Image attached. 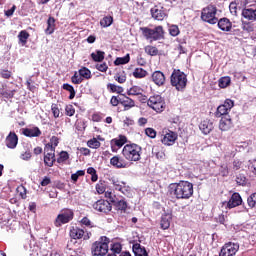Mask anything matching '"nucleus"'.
<instances>
[{
    "label": "nucleus",
    "mask_w": 256,
    "mask_h": 256,
    "mask_svg": "<svg viewBox=\"0 0 256 256\" xmlns=\"http://www.w3.org/2000/svg\"><path fill=\"white\" fill-rule=\"evenodd\" d=\"M241 15L246 19V21L242 20L243 31H246V33H253L255 31V24H253V21H256V5L244 8Z\"/></svg>",
    "instance_id": "obj_3"
},
{
    "label": "nucleus",
    "mask_w": 256,
    "mask_h": 256,
    "mask_svg": "<svg viewBox=\"0 0 256 256\" xmlns=\"http://www.w3.org/2000/svg\"><path fill=\"white\" fill-rule=\"evenodd\" d=\"M58 145H59V137L52 136L50 138V142L45 145L44 149L51 150V147H52V149H54V151H55V149H57Z\"/></svg>",
    "instance_id": "obj_34"
},
{
    "label": "nucleus",
    "mask_w": 256,
    "mask_h": 256,
    "mask_svg": "<svg viewBox=\"0 0 256 256\" xmlns=\"http://www.w3.org/2000/svg\"><path fill=\"white\" fill-rule=\"evenodd\" d=\"M243 167V161L239 160V159H235L232 162V169L233 171H239V169H241Z\"/></svg>",
    "instance_id": "obj_57"
},
{
    "label": "nucleus",
    "mask_w": 256,
    "mask_h": 256,
    "mask_svg": "<svg viewBox=\"0 0 256 256\" xmlns=\"http://www.w3.org/2000/svg\"><path fill=\"white\" fill-rule=\"evenodd\" d=\"M100 25L103 28L111 27L113 25V16H105L100 20Z\"/></svg>",
    "instance_id": "obj_40"
},
{
    "label": "nucleus",
    "mask_w": 256,
    "mask_h": 256,
    "mask_svg": "<svg viewBox=\"0 0 256 256\" xmlns=\"http://www.w3.org/2000/svg\"><path fill=\"white\" fill-rule=\"evenodd\" d=\"M201 19L205 23H209V25H217V6L213 4H209L208 6L204 7L201 11Z\"/></svg>",
    "instance_id": "obj_7"
},
{
    "label": "nucleus",
    "mask_w": 256,
    "mask_h": 256,
    "mask_svg": "<svg viewBox=\"0 0 256 256\" xmlns=\"http://www.w3.org/2000/svg\"><path fill=\"white\" fill-rule=\"evenodd\" d=\"M145 133L147 137H150V139H155L157 137V131L153 128H146Z\"/></svg>",
    "instance_id": "obj_60"
},
{
    "label": "nucleus",
    "mask_w": 256,
    "mask_h": 256,
    "mask_svg": "<svg viewBox=\"0 0 256 256\" xmlns=\"http://www.w3.org/2000/svg\"><path fill=\"white\" fill-rule=\"evenodd\" d=\"M229 85H231V77L229 76L221 77L218 80V86L220 87V89H227Z\"/></svg>",
    "instance_id": "obj_35"
},
{
    "label": "nucleus",
    "mask_w": 256,
    "mask_h": 256,
    "mask_svg": "<svg viewBox=\"0 0 256 256\" xmlns=\"http://www.w3.org/2000/svg\"><path fill=\"white\" fill-rule=\"evenodd\" d=\"M151 81L157 87H165V83H167V77H165V74L161 72V70H156L151 74Z\"/></svg>",
    "instance_id": "obj_18"
},
{
    "label": "nucleus",
    "mask_w": 256,
    "mask_h": 256,
    "mask_svg": "<svg viewBox=\"0 0 256 256\" xmlns=\"http://www.w3.org/2000/svg\"><path fill=\"white\" fill-rule=\"evenodd\" d=\"M73 217H75V213L71 209H64L60 214L56 217L54 221L55 227H61V225H65L70 221H73Z\"/></svg>",
    "instance_id": "obj_9"
},
{
    "label": "nucleus",
    "mask_w": 256,
    "mask_h": 256,
    "mask_svg": "<svg viewBox=\"0 0 256 256\" xmlns=\"http://www.w3.org/2000/svg\"><path fill=\"white\" fill-rule=\"evenodd\" d=\"M199 129L204 135H209L213 131V122L209 119L203 120L199 125Z\"/></svg>",
    "instance_id": "obj_27"
},
{
    "label": "nucleus",
    "mask_w": 256,
    "mask_h": 256,
    "mask_svg": "<svg viewBox=\"0 0 256 256\" xmlns=\"http://www.w3.org/2000/svg\"><path fill=\"white\" fill-rule=\"evenodd\" d=\"M0 95L4 97V99H13V97H15V90L2 89Z\"/></svg>",
    "instance_id": "obj_45"
},
{
    "label": "nucleus",
    "mask_w": 256,
    "mask_h": 256,
    "mask_svg": "<svg viewBox=\"0 0 256 256\" xmlns=\"http://www.w3.org/2000/svg\"><path fill=\"white\" fill-rule=\"evenodd\" d=\"M96 69L101 71V73H106L107 69H109V66H107V63L103 62L102 64H97Z\"/></svg>",
    "instance_id": "obj_63"
},
{
    "label": "nucleus",
    "mask_w": 256,
    "mask_h": 256,
    "mask_svg": "<svg viewBox=\"0 0 256 256\" xmlns=\"http://www.w3.org/2000/svg\"><path fill=\"white\" fill-rule=\"evenodd\" d=\"M237 251H239V244L228 242L222 246L219 256H235Z\"/></svg>",
    "instance_id": "obj_13"
},
{
    "label": "nucleus",
    "mask_w": 256,
    "mask_h": 256,
    "mask_svg": "<svg viewBox=\"0 0 256 256\" xmlns=\"http://www.w3.org/2000/svg\"><path fill=\"white\" fill-rule=\"evenodd\" d=\"M44 151V165L46 167H53V165H55V162L57 161L55 159V151L53 147H50V150L44 148Z\"/></svg>",
    "instance_id": "obj_19"
},
{
    "label": "nucleus",
    "mask_w": 256,
    "mask_h": 256,
    "mask_svg": "<svg viewBox=\"0 0 256 256\" xmlns=\"http://www.w3.org/2000/svg\"><path fill=\"white\" fill-rule=\"evenodd\" d=\"M236 183L237 185H242V187H245L247 185V177L243 174H238L236 176Z\"/></svg>",
    "instance_id": "obj_52"
},
{
    "label": "nucleus",
    "mask_w": 256,
    "mask_h": 256,
    "mask_svg": "<svg viewBox=\"0 0 256 256\" xmlns=\"http://www.w3.org/2000/svg\"><path fill=\"white\" fill-rule=\"evenodd\" d=\"M110 143L112 151H115L114 147L121 148L123 145H125V143H127V136L119 135L118 138L112 139Z\"/></svg>",
    "instance_id": "obj_28"
},
{
    "label": "nucleus",
    "mask_w": 256,
    "mask_h": 256,
    "mask_svg": "<svg viewBox=\"0 0 256 256\" xmlns=\"http://www.w3.org/2000/svg\"><path fill=\"white\" fill-rule=\"evenodd\" d=\"M120 105H123L124 111H129V109L135 107V100L123 94L121 95Z\"/></svg>",
    "instance_id": "obj_26"
},
{
    "label": "nucleus",
    "mask_w": 256,
    "mask_h": 256,
    "mask_svg": "<svg viewBox=\"0 0 256 256\" xmlns=\"http://www.w3.org/2000/svg\"><path fill=\"white\" fill-rule=\"evenodd\" d=\"M140 31H142L143 37L148 41H160V39L165 37V30H163V26H156L153 29L149 27H142L140 28Z\"/></svg>",
    "instance_id": "obj_6"
},
{
    "label": "nucleus",
    "mask_w": 256,
    "mask_h": 256,
    "mask_svg": "<svg viewBox=\"0 0 256 256\" xmlns=\"http://www.w3.org/2000/svg\"><path fill=\"white\" fill-rule=\"evenodd\" d=\"M169 33H170L171 37H177L179 35V33H181V30H179V26L171 25L169 27Z\"/></svg>",
    "instance_id": "obj_53"
},
{
    "label": "nucleus",
    "mask_w": 256,
    "mask_h": 256,
    "mask_svg": "<svg viewBox=\"0 0 256 256\" xmlns=\"http://www.w3.org/2000/svg\"><path fill=\"white\" fill-rule=\"evenodd\" d=\"M79 76L82 79H91V70H89V68H87V67H82L79 70Z\"/></svg>",
    "instance_id": "obj_44"
},
{
    "label": "nucleus",
    "mask_w": 256,
    "mask_h": 256,
    "mask_svg": "<svg viewBox=\"0 0 256 256\" xmlns=\"http://www.w3.org/2000/svg\"><path fill=\"white\" fill-rule=\"evenodd\" d=\"M16 191H17L19 197H21L22 199H27V188H25L23 186V184L19 185L16 188Z\"/></svg>",
    "instance_id": "obj_48"
},
{
    "label": "nucleus",
    "mask_w": 256,
    "mask_h": 256,
    "mask_svg": "<svg viewBox=\"0 0 256 256\" xmlns=\"http://www.w3.org/2000/svg\"><path fill=\"white\" fill-rule=\"evenodd\" d=\"M82 81H83V78L80 76V74H77V72H75L74 75L71 77V82L74 85H81Z\"/></svg>",
    "instance_id": "obj_55"
},
{
    "label": "nucleus",
    "mask_w": 256,
    "mask_h": 256,
    "mask_svg": "<svg viewBox=\"0 0 256 256\" xmlns=\"http://www.w3.org/2000/svg\"><path fill=\"white\" fill-rule=\"evenodd\" d=\"M177 139H179L177 132L166 130L163 131L161 143L166 147H171V145H175V141H177Z\"/></svg>",
    "instance_id": "obj_14"
},
{
    "label": "nucleus",
    "mask_w": 256,
    "mask_h": 256,
    "mask_svg": "<svg viewBox=\"0 0 256 256\" xmlns=\"http://www.w3.org/2000/svg\"><path fill=\"white\" fill-rule=\"evenodd\" d=\"M150 13L152 19H155V21H164V19H167V10L161 5L151 8Z\"/></svg>",
    "instance_id": "obj_16"
},
{
    "label": "nucleus",
    "mask_w": 256,
    "mask_h": 256,
    "mask_svg": "<svg viewBox=\"0 0 256 256\" xmlns=\"http://www.w3.org/2000/svg\"><path fill=\"white\" fill-rule=\"evenodd\" d=\"M87 146L90 147V149H99V147H101V142H99L97 138H92L88 140Z\"/></svg>",
    "instance_id": "obj_46"
},
{
    "label": "nucleus",
    "mask_w": 256,
    "mask_h": 256,
    "mask_svg": "<svg viewBox=\"0 0 256 256\" xmlns=\"http://www.w3.org/2000/svg\"><path fill=\"white\" fill-rule=\"evenodd\" d=\"M243 198H241V194L235 192L230 197L229 201L227 202V208L228 209H235V207H239V205H242Z\"/></svg>",
    "instance_id": "obj_21"
},
{
    "label": "nucleus",
    "mask_w": 256,
    "mask_h": 256,
    "mask_svg": "<svg viewBox=\"0 0 256 256\" xmlns=\"http://www.w3.org/2000/svg\"><path fill=\"white\" fill-rule=\"evenodd\" d=\"M248 169L251 171V173H253V175H256V161L250 162Z\"/></svg>",
    "instance_id": "obj_64"
},
{
    "label": "nucleus",
    "mask_w": 256,
    "mask_h": 256,
    "mask_svg": "<svg viewBox=\"0 0 256 256\" xmlns=\"http://www.w3.org/2000/svg\"><path fill=\"white\" fill-rule=\"evenodd\" d=\"M233 127V120L231 116H223L219 123V129L221 131H229Z\"/></svg>",
    "instance_id": "obj_25"
},
{
    "label": "nucleus",
    "mask_w": 256,
    "mask_h": 256,
    "mask_svg": "<svg viewBox=\"0 0 256 256\" xmlns=\"http://www.w3.org/2000/svg\"><path fill=\"white\" fill-rule=\"evenodd\" d=\"M112 185L115 191H119L122 195H130L131 187L127 185V182L121 181L117 178H112Z\"/></svg>",
    "instance_id": "obj_15"
},
{
    "label": "nucleus",
    "mask_w": 256,
    "mask_h": 256,
    "mask_svg": "<svg viewBox=\"0 0 256 256\" xmlns=\"http://www.w3.org/2000/svg\"><path fill=\"white\" fill-rule=\"evenodd\" d=\"M22 133L25 137H41V130L39 127L24 128Z\"/></svg>",
    "instance_id": "obj_29"
},
{
    "label": "nucleus",
    "mask_w": 256,
    "mask_h": 256,
    "mask_svg": "<svg viewBox=\"0 0 256 256\" xmlns=\"http://www.w3.org/2000/svg\"><path fill=\"white\" fill-rule=\"evenodd\" d=\"M91 235L93 234L90 231L79 228V226H72L70 229L71 239H83V241H89L91 239Z\"/></svg>",
    "instance_id": "obj_10"
},
{
    "label": "nucleus",
    "mask_w": 256,
    "mask_h": 256,
    "mask_svg": "<svg viewBox=\"0 0 256 256\" xmlns=\"http://www.w3.org/2000/svg\"><path fill=\"white\" fill-rule=\"evenodd\" d=\"M30 37H31V34H29V32H27V30L20 31L18 34L19 45H21L22 47H25V45H27V41Z\"/></svg>",
    "instance_id": "obj_31"
},
{
    "label": "nucleus",
    "mask_w": 256,
    "mask_h": 256,
    "mask_svg": "<svg viewBox=\"0 0 256 256\" xmlns=\"http://www.w3.org/2000/svg\"><path fill=\"white\" fill-rule=\"evenodd\" d=\"M147 75V70L143 68H135L133 71V77H135V79H144Z\"/></svg>",
    "instance_id": "obj_37"
},
{
    "label": "nucleus",
    "mask_w": 256,
    "mask_h": 256,
    "mask_svg": "<svg viewBox=\"0 0 256 256\" xmlns=\"http://www.w3.org/2000/svg\"><path fill=\"white\" fill-rule=\"evenodd\" d=\"M121 153L126 161H129L130 163H137V161H141L143 148L139 146V144L130 143L123 147Z\"/></svg>",
    "instance_id": "obj_2"
},
{
    "label": "nucleus",
    "mask_w": 256,
    "mask_h": 256,
    "mask_svg": "<svg viewBox=\"0 0 256 256\" xmlns=\"http://www.w3.org/2000/svg\"><path fill=\"white\" fill-rule=\"evenodd\" d=\"M131 61V56L129 54H126L124 57H117L114 61V65H127Z\"/></svg>",
    "instance_id": "obj_38"
},
{
    "label": "nucleus",
    "mask_w": 256,
    "mask_h": 256,
    "mask_svg": "<svg viewBox=\"0 0 256 256\" xmlns=\"http://www.w3.org/2000/svg\"><path fill=\"white\" fill-rule=\"evenodd\" d=\"M105 197L106 199H109L111 203H113L116 211H127V201L117 200V196L113 191L107 190V192H105Z\"/></svg>",
    "instance_id": "obj_11"
},
{
    "label": "nucleus",
    "mask_w": 256,
    "mask_h": 256,
    "mask_svg": "<svg viewBox=\"0 0 256 256\" xmlns=\"http://www.w3.org/2000/svg\"><path fill=\"white\" fill-rule=\"evenodd\" d=\"M114 79L118 83L123 84V83H125V81H127V76L123 73L122 74L117 73V74H115Z\"/></svg>",
    "instance_id": "obj_59"
},
{
    "label": "nucleus",
    "mask_w": 256,
    "mask_h": 256,
    "mask_svg": "<svg viewBox=\"0 0 256 256\" xmlns=\"http://www.w3.org/2000/svg\"><path fill=\"white\" fill-rule=\"evenodd\" d=\"M106 189L107 188L105 187V182L100 181L99 183L96 184V191L98 195H103V193H107Z\"/></svg>",
    "instance_id": "obj_50"
},
{
    "label": "nucleus",
    "mask_w": 256,
    "mask_h": 256,
    "mask_svg": "<svg viewBox=\"0 0 256 256\" xmlns=\"http://www.w3.org/2000/svg\"><path fill=\"white\" fill-rule=\"evenodd\" d=\"M122 249H123V247L121 246L120 243H114V244L112 245V247H111V252L114 253V254H116V255H119V254L122 253V252H121Z\"/></svg>",
    "instance_id": "obj_56"
},
{
    "label": "nucleus",
    "mask_w": 256,
    "mask_h": 256,
    "mask_svg": "<svg viewBox=\"0 0 256 256\" xmlns=\"http://www.w3.org/2000/svg\"><path fill=\"white\" fill-rule=\"evenodd\" d=\"M18 143H19V136H17L15 132H10L5 139L6 147H8V149H15Z\"/></svg>",
    "instance_id": "obj_22"
},
{
    "label": "nucleus",
    "mask_w": 256,
    "mask_h": 256,
    "mask_svg": "<svg viewBox=\"0 0 256 256\" xmlns=\"http://www.w3.org/2000/svg\"><path fill=\"white\" fill-rule=\"evenodd\" d=\"M65 113L68 117H73V115H75V107L71 104L67 105L65 107Z\"/></svg>",
    "instance_id": "obj_58"
},
{
    "label": "nucleus",
    "mask_w": 256,
    "mask_h": 256,
    "mask_svg": "<svg viewBox=\"0 0 256 256\" xmlns=\"http://www.w3.org/2000/svg\"><path fill=\"white\" fill-rule=\"evenodd\" d=\"M219 173L222 177H229V165L227 163L221 164Z\"/></svg>",
    "instance_id": "obj_47"
},
{
    "label": "nucleus",
    "mask_w": 256,
    "mask_h": 256,
    "mask_svg": "<svg viewBox=\"0 0 256 256\" xmlns=\"http://www.w3.org/2000/svg\"><path fill=\"white\" fill-rule=\"evenodd\" d=\"M172 87H176L177 91H183L187 87V75L179 69H174L170 76Z\"/></svg>",
    "instance_id": "obj_5"
},
{
    "label": "nucleus",
    "mask_w": 256,
    "mask_h": 256,
    "mask_svg": "<svg viewBox=\"0 0 256 256\" xmlns=\"http://www.w3.org/2000/svg\"><path fill=\"white\" fill-rule=\"evenodd\" d=\"M69 159V153L67 151H61L59 153V157L57 158V163H65V161H68Z\"/></svg>",
    "instance_id": "obj_49"
},
{
    "label": "nucleus",
    "mask_w": 256,
    "mask_h": 256,
    "mask_svg": "<svg viewBox=\"0 0 256 256\" xmlns=\"http://www.w3.org/2000/svg\"><path fill=\"white\" fill-rule=\"evenodd\" d=\"M107 89L110 90V93H118L119 95L124 91L123 87L111 83L107 84Z\"/></svg>",
    "instance_id": "obj_43"
},
{
    "label": "nucleus",
    "mask_w": 256,
    "mask_h": 256,
    "mask_svg": "<svg viewBox=\"0 0 256 256\" xmlns=\"http://www.w3.org/2000/svg\"><path fill=\"white\" fill-rule=\"evenodd\" d=\"M233 107H235V102L231 99H226L223 104L217 107L215 117L229 116Z\"/></svg>",
    "instance_id": "obj_12"
},
{
    "label": "nucleus",
    "mask_w": 256,
    "mask_h": 256,
    "mask_svg": "<svg viewBox=\"0 0 256 256\" xmlns=\"http://www.w3.org/2000/svg\"><path fill=\"white\" fill-rule=\"evenodd\" d=\"M92 207L95 211H99L100 213H110L111 209H113L111 203L105 199L96 201Z\"/></svg>",
    "instance_id": "obj_17"
},
{
    "label": "nucleus",
    "mask_w": 256,
    "mask_h": 256,
    "mask_svg": "<svg viewBox=\"0 0 256 256\" xmlns=\"http://www.w3.org/2000/svg\"><path fill=\"white\" fill-rule=\"evenodd\" d=\"M0 77L2 79H10L11 77H13V72H11L8 69H1L0 70Z\"/></svg>",
    "instance_id": "obj_54"
},
{
    "label": "nucleus",
    "mask_w": 256,
    "mask_h": 256,
    "mask_svg": "<svg viewBox=\"0 0 256 256\" xmlns=\"http://www.w3.org/2000/svg\"><path fill=\"white\" fill-rule=\"evenodd\" d=\"M172 219H173V213L165 212L164 214H162L161 220H160L161 229L163 230L169 229V227H171Z\"/></svg>",
    "instance_id": "obj_23"
},
{
    "label": "nucleus",
    "mask_w": 256,
    "mask_h": 256,
    "mask_svg": "<svg viewBox=\"0 0 256 256\" xmlns=\"http://www.w3.org/2000/svg\"><path fill=\"white\" fill-rule=\"evenodd\" d=\"M51 111L55 119L59 118L61 111L59 110L57 104H52Z\"/></svg>",
    "instance_id": "obj_62"
},
{
    "label": "nucleus",
    "mask_w": 256,
    "mask_h": 256,
    "mask_svg": "<svg viewBox=\"0 0 256 256\" xmlns=\"http://www.w3.org/2000/svg\"><path fill=\"white\" fill-rule=\"evenodd\" d=\"M141 93H143V88L139 87V86H132L128 91H127V95L130 96H137L141 95Z\"/></svg>",
    "instance_id": "obj_42"
},
{
    "label": "nucleus",
    "mask_w": 256,
    "mask_h": 256,
    "mask_svg": "<svg viewBox=\"0 0 256 256\" xmlns=\"http://www.w3.org/2000/svg\"><path fill=\"white\" fill-rule=\"evenodd\" d=\"M132 251L135 256H149L145 247H141V244L139 243L133 244Z\"/></svg>",
    "instance_id": "obj_30"
},
{
    "label": "nucleus",
    "mask_w": 256,
    "mask_h": 256,
    "mask_svg": "<svg viewBox=\"0 0 256 256\" xmlns=\"http://www.w3.org/2000/svg\"><path fill=\"white\" fill-rule=\"evenodd\" d=\"M110 104L112 105V107H117L118 105H121V97L112 96L110 99Z\"/></svg>",
    "instance_id": "obj_61"
},
{
    "label": "nucleus",
    "mask_w": 256,
    "mask_h": 256,
    "mask_svg": "<svg viewBox=\"0 0 256 256\" xmlns=\"http://www.w3.org/2000/svg\"><path fill=\"white\" fill-rule=\"evenodd\" d=\"M110 165L115 167V169H127L129 163H127V160L123 157L115 155L110 159Z\"/></svg>",
    "instance_id": "obj_20"
},
{
    "label": "nucleus",
    "mask_w": 256,
    "mask_h": 256,
    "mask_svg": "<svg viewBox=\"0 0 256 256\" xmlns=\"http://www.w3.org/2000/svg\"><path fill=\"white\" fill-rule=\"evenodd\" d=\"M247 203L250 209H254L256 206V192L252 193L248 198H247Z\"/></svg>",
    "instance_id": "obj_51"
},
{
    "label": "nucleus",
    "mask_w": 256,
    "mask_h": 256,
    "mask_svg": "<svg viewBox=\"0 0 256 256\" xmlns=\"http://www.w3.org/2000/svg\"><path fill=\"white\" fill-rule=\"evenodd\" d=\"M168 193L173 195L175 199H191L193 197V183L183 180L178 183H171L168 186Z\"/></svg>",
    "instance_id": "obj_1"
},
{
    "label": "nucleus",
    "mask_w": 256,
    "mask_h": 256,
    "mask_svg": "<svg viewBox=\"0 0 256 256\" xmlns=\"http://www.w3.org/2000/svg\"><path fill=\"white\" fill-rule=\"evenodd\" d=\"M55 33V18L53 16H49L47 20V28L45 29L46 35H53Z\"/></svg>",
    "instance_id": "obj_32"
},
{
    "label": "nucleus",
    "mask_w": 256,
    "mask_h": 256,
    "mask_svg": "<svg viewBox=\"0 0 256 256\" xmlns=\"http://www.w3.org/2000/svg\"><path fill=\"white\" fill-rule=\"evenodd\" d=\"M144 51L151 57H157V55H159V49H157L155 46L148 45L144 48Z\"/></svg>",
    "instance_id": "obj_39"
},
{
    "label": "nucleus",
    "mask_w": 256,
    "mask_h": 256,
    "mask_svg": "<svg viewBox=\"0 0 256 256\" xmlns=\"http://www.w3.org/2000/svg\"><path fill=\"white\" fill-rule=\"evenodd\" d=\"M216 23L221 31L229 32L231 29H233V23L231 20H229V18H221Z\"/></svg>",
    "instance_id": "obj_24"
},
{
    "label": "nucleus",
    "mask_w": 256,
    "mask_h": 256,
    "mask_svg": "<svg viewBox=\"0 0 256 256\" xmlns=\"http://www.w3.org/2000/svg\"><path fill=\"white\" fill-rule=\"evenodd\" d=\"M109 243L111 240L107 236H102L91 246L92 256H105L109 253Z\"/></svg>",
    "instance_id": "obj_4"
},
{
    "label": "nucleus",
    "mask_w": 256,
    "mask_h": 256,
    "mask_svg": "<svg viewBox=\"0 0 256 256\" xmlns=\"http://www.w3.org/2000/svg\"><path fill=\"white\" fill-rule=\"evenodd\" d=\"M62 89H64V91L70 92L68 99L70 100L75 99V95H77V92L75 91V88L71 84L69 83L63 84Z\"/></svg>",
    "instance_id": "obj_36"
},
{
    "label": "nucleus",
    "mask_w": 256,
    "mask_h": 256,
    "mask_svg": "<svg viewBox=\"0 0 256 256\" xmlns=\"http://www.w3.org/2000/svg\"><path fill=\"white\" fill-rule=\"evenodd\" d=\"M80 225L82 227H87L88 229H93L95 227V224L89 219V217L85 216L79 221Z\"/></svg>",
    "instance_id": "obj_41"
},
{
    "label": "nucleus",
    "mask_w": 256,
    "mask_h": 256,
    "mask_svg": "<svg viewBox=\"0 0 256 256\" xmlns=\"http://www.w3.org/2000/svg\"><path fill=\"white\" fill-rule=\"evenodd\" d=\"M90 57L95 63H101L105 59V52L96 50V52L91 53Z\"/></svg>",
    "instance_id": "obj_33"
},
{
    "label": "nucleus",
    "mask_w": 256,
    "mask_h": 256,
    "mask_svg": "<svg viewBox=\"0 0 256 256\" xmlns=\"http://www.w3.org/2000/svg\"><path fill=\"white\" fill-rule=\"evenodd\" d=\"M148 107L153 109L156 113H163L165 111V99L159 94L150 96L148 98Z\"/></svg>",
    "instance_id": "obj_8"
}]
</instances>
